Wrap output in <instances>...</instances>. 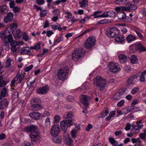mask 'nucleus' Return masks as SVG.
Listing matches in <instances>:
<instances>
[{
	"label": "nucleus",
	"mask_w": 146,
	"mask_h": 146,
	"mask_svg": "<svg viewBox=\"0 0 146 146\" xmlns=\"http://www.w3.org/2000/svg\"><path fill=\"white\" fill-rule=\"evenodd\" d=\"M4 40L6 42H9V43H10V45L11 46V48L12 51L15 52L20 48L18 42L13 40L12 35L9 31H7L5 32V35L4 36Z\"/></svg>",
	"instance_id": "obj_1"
},
{
	"label": "nucleus",
	"mask_w": 146,
	"mask_h": 146,
	"mask_svg": "<svg viewBox=\"0 0 146 146\" xmlns=\"http://www.w3.org/2000/svg\"><path fill=\"white\" fill-rule=\"evenodd\" d=\"M37 128H25L24 131L26 132L31 133V138L32 143L33 144H35L36 143H39L40 140L39 138V133L37 130Z\"/></svg>",
	"instance_id": "obj_2"
},
{
	"label": "nucleus",
	"mask_w": 146,
	"mask_h": 146,
	"mask_svg": "<svg viewBox=\"0 0 146 146\" xmlns=\"http://www.w3.org/2000/svg\"><path fill=\"white\" fill-rule=\"evenodd\" d=\"M107 83L106 79L100 76H97L94 79V83L100 90L102 91L104 90Z\"/></svg>",
	"instance_id": "obj_3"
},
{
	"label": "nucleus",
	"mask_w": 146,
	"mask_h": 146,
	"mask_svg": "<svg viewBox=\"0 0 146 146\" xmlns=\"http://www.w3.org/2000/svg\"><path fill=\"white\" fill-rule=\"evenodd\" d=\"M68 67L65 66L61 68L58 73V77L60 79L64 80L68 77Z\"/></svg>",
	"instance_id": "obj_4"
},
{
	"label": "nucleus",
	"mask_w": 146,
	"mask_h": 146,
	"mask_svg": "<svg viewBox=\"0 0 146 146\" xmlns=\"http://www.w3.org/2000/svg\"><path fill=\"white\" fill-rule=\"evenodd\" d=\"M119 33L120 31L117 28L114 27L107 29L106 32V34L108 36L113 38L119 34Z\"/></svg>",
	"instance_id": "obj_5"
},
{
	"label": "nucleus",
	"mask_w": 146,
	"mask_h": 146,
	"mask_svg": "<svg viewBox=\"0 0 146 146\" xmlns=\"http://www.w3.org/2000/svg\"><path fill=\"white\" fill-rule=\"evenodd\" d=\"M96 38L93 36H91L87 39L85 41L84 47L86 49L91 48L96 43Z\"/></svg>",
	"instance_id": "obj_6"
},
{
	"label": "nucleus",
	"mask_w": 146,
	"mask_h": 146,
	"mask_svg": "<svg viewBox=\"0 0 146 146\" xmlns=\"http://www.w3.org/2000/svg\"><path fill=\"white\" fill-rule=\"evenodd\" d=\"M108 67L110 71L113 73L117 72L120 70V68L117 63L110 62L109 63Z\"/></svg>",
	"instance_id": "obj_7"
},
{
	"label": "nucleus",
	"mask_w": 146,
	"mask_h": 146,
	"mask_svg": "<svg viewBox=\"0 0 146 146\" xmlns=\"http://www.w3.org/2000/svg\"><path fill=\"white\" fill-rule=\"evenodd\" d=\"M80 98L81 102L85 106V109H86L89 103V100H90V98L88 97L85 95H81Z\"/></svg>",
	"instance_id": "obj_8"
},
{
	"label": "nucleus",
	"mask_w": 146,
	"mask_h": 146,
	"mask_svg": "<svg viewBox=\"0 0 146 146\" xmlns=\"http://www.w3.org/2000/svg\"><path fill=\"white\" fill-rule=\"evenodd\" d=\"M9 102L6 98L2 99L0 97V109L3 110L4 108H7L9 104Z\"/></svg>",
	"instance_id": "obj_9"
},
{
	"label": "nucleus",
	"mask_w": 146,
	"mask_h": 146,
	"mask_svg": "<svg viewBox=\"0 0 146 146\" xmlns=\"http://www.w3.org/2000/svg\"><path fill=\"white\" fill-rule=\"evenodd\" d=\"M72 125V121L70 120H63L60 123V126L61 128H68Z\"/></svg>",
	"instance_id": "obj_10"
},
{
	"label": "nucleus",
	"mask_w": 146,
	"mask_h": 146,
	"mask_svg": "<svg viewBox=\"0 0 146 146\" xmlns=\"http://www.w3.org/2000/svg\"><path fill=\"white\" fill-rule=\"evenodd\" d=\"M64 141L67 146H70L73 143V141L69 135L68 134L64 136Z\"/></svg>",
	"instance_id": "obj_11"
},
{
	"label": "nucleus",
	"mask_w": 146,
	"mask_h": 146,
	"mask_svg": "<svg viewBox=\"0 0 146 146\" xmlns=\"http://www.w3.org/2000/svg\"><path fill=\"white\" fill-rule=\"evenodd\" d=\"M29 116L32 119L36 120L40 119L41 115L38 112H32L29 113Z\"/></svg>",
	"instance_id": "obj_12"
},
{
	"label": "nucleus",
	"mask_w": 146,
	"mask_h": 146,
	"mask_svg": "<svg viewBox=\"0 0 146 146\" xmlns=\"http://www.w3.org/2000/svg\"><path fill=\"white\" fill-rule=\"evenodd\" d=\"M13 17V13L10 12L8 13L7 16L4 17V21L6 23H9L12 20Z\"/></svg>",
	"instance_id": "obj_13"
},
{
	"label": "nucleus",
	"mask_w": 146,
	"mask_h": 146,
	"mask_svg": "<svg viewBox=\"0 0 146 146\" xmlns=\"http://www.w3.org/2000/svg\"><path fill=\"white\" fill-rule=\"evenodd\" d=\"M49 88L48 86H45L44 87H40L38 89L37 92L38 93L41 94H45L48 91Z\"/></svg>",
	"instance_id": "obj_14"
},
{
	"label": "nucleus",
	"mask_w": 146,
	"mask_h": 146,
	"mask_svg": "<svg viewBox=\"0 0 146 146\" xmlns=\"http://www.w3.org/2000/svg\"><path fill=\"white\" fill-rule=\"evenodd\" d=\"M60 131V128H51L50 131L51 134L53 137L58 136Z\"/></svg>",
	"instance_id": "obj_15"
},
{
	"label": "nucleus",
	"mask_w": 146,
	"mask_h": 146,
	"mask_svg": "<svg viewBox=\"0 0 146 146\" xmlns=\"http://www.w3.org/2000/svg\"><path fill=\"white\" fill-rule=\"evenodd\" d=\"M138 76V75L135 74L131 76L127 80V82L128 84H133L135 83L134 80Z\"/></svg>",
	"instance_id": "obj_16"
},
{
	"label": "nucleus",
	"mask_w": 146,
	"mask_h": 146,
	"mask_svg": "<svg viewBox=\"0 0 146 146\" xmlns=\"http://www.w3.org/2000/svg\"><path fill=\"white\" fill-rule=\"evenodd\" d=\"M31 49L29 47L23 48L21 50L20 54L23 55L29 54L31 53Z\"/></svg>",
	"instance_id": "obj_17"
},
{
	"label": "nucleus",
	"mask_w": 146,
	"mask_h": 146,
	"mask_svg": "<svg viewBox=\"0 0 146 146\" xmlns=\"http://www.w3.org/2000/svg\"><path fill=\"white\" fill-rule=\"evenodd\" d=\"M135 49L136 50L140 51H146V48L140 43L137 44L135 45Z\"/></svg>",
	"instance_id": "obj_18"
},
{
	"label": "nucleus",
	"mask_w": 146,
	"mask_h": 146,
	"mask_svg": "<svg viewBox=\"0 0 146 146\" xmlns=\"http://www.w3.org/2000/svg\"><path fill=\"white\" fill-rule=\"evenodd\" d=\"M118 58L120 62L122 63H125L127 59L126 56L123 54H120Z\"/></svg>",
	"instance_id": "obj_19"
},
{
	"label": "nucleus",
	"mask_w": 146,
	"mask_h": 146,
	"mask_svg": "<svg viewBox=\"0 0 146 146\" xmlns=\"http://www.w3.org/2000/svg\"><path fill=\"white\" fill-rule=\"evenodd\" d=\"M32 110L34 111H38L43 108V107L39 104L31 106Z\"/></svg>",
	"instance_id": "obj_20"
},
{
	"label": "nucleus",
	"mask_w": 146,
	"mask_h": 146,
	"mask_svg": "<svg viewBox=\"0 0 146 146\" xmlns=\"http://www.w3.org/2000/svg\"><path fill=\"white\" fill-rule=\"evenodd\" d=\"M136 39V37L132 35H128L126 39L128 43H130L131 41Z\"/></svg>",
	"instance_id": "obj_21"
},
{
	"label": "nucleus",
	"mask_w": 146,
	"mask_h": 146,
	"mask_svg": "<svg viewBox=\"0 0 146 146\" xmlns=\"http://www.w3.org/2000/svg\"><path fill=\"white\" fill-rule=\"evenodd\" d=\"M31 106L35 104H37L40 102V100L37 98H32L31 101Z\"/></svg>",
	"instance_id": "obj_22"
},
{
	"label": "nucleus",
	"mask_w": 146,
	"mask_h": 146,
	"mask_svg": "<svg viewBox=\"0 0 146 146\" xmlns=\"http://www.w3.org/2000/svg\"><path fill=\"white\" fill-rule=\"evenodd\" d=\"M117 16L120 20L123 21L126 16V14L123 12H120L118 13Z\"/></svg>",
	"instance_id": "obj_23"
},
{
	"label": "nucleus",
	"mask_w": 146,
	"mask_h": 146,
	"mask_svg": "<svg viewBox=\"0 0 146 146\" xmlns=\"http://www.w3.org/2000/svg\"><path fill=\"white\" fill-rule=\"evenodd\" d=\"M73 117V113L72 112H68L67 115H64L63 117L64 118H66L68 119V120H70L72 121L73 119L72 118Z\"/></svg>",
	"instance_id": "obj_24"
},
{
	"label": "nucleus",
	"mask_w": 146,
	"mask_h": 146,
	"mask_svg": "<svg viewBox=\"0 0 146 146\" xmlns=\"http://www.w3.org/2000/svg\"><path fill=\"white\" fill-rule=\"evenodd\" d=\"M52 139L54 143H60L62 141L61 137H53Z\"/></svg>",
	"instance_id": "obj_25"
},
{
	"label": "nucleus",
	"mask_w": 146,
	"mask_h": 146,
	"mask_svg": "<svg viewBox=\"0 0 146 146\" xmlns=\"http://www.w3.org/2000/svg\"><path fill=\"white\" fill-rule=\"evenodd\" d=\"M130 61L133 64H135L137 63L138 60L136 56L133 55L131 57Z\"/></svg>",
	"instance_id": "obj_26"
},
{
	"label": "nucleus",
	"mask_w": 146,
	"mask_h": 146,
	"mask_svg": "<svg viewBox=\"0 0 146 146\" xmlns=\"http://www.w3.org/2000/svg\"><path fill=\"white\" fill-rule=\"evenodd\" d=\"M74 52L76 53V54H80L81 56H82L84 54L85 50L82 48H79L78 49H76L75 50Z\"/></svg>",
	"instance_id": "obj_27"
},
{
	"label": "nucleus",
	"mask_w": 146,
	"mask_h": 146,
	"mask_svg": "<svg viewBox=\"0 0 146 146\" xmlns=\"http://www.w3.org/2000/svg\"><path fill=\"white\" fill-rule=\"evenodd\" d=\"M8 8L5 5H3L0 7V11L1 12L6 13L8 12Z\"/></svg>",
	"instance_id": "obj_28"
},
{
	"label": "nucleus",
	"mask_w": 146,
	"mask_h": 146,
	"mask_svg": "<svg viewBox=\"0 0 146 146\" xmlns=\"http://www.w3.org/2000/svg\"><path fill=\"white\" fill-rule=\"evenodd\" d=\"M4 41L5 42H3L1 48L3 49H5L6 50H9V46L8 44V42H6L4 40Z\"/></svg>",
	"instance_id": "obj_29"
},
{
	"label": "nucleus",
	"mask_w": 146,
	"mask_h": 146,
	"mask_svg": "<svg viewBox=\"0 0 146 146\" xmlns=\"http://www.w3.org/2000/svg\"><path fill=\"white\" fill-rule=\"evenodd\" d=\"M19 74L18 73L16 76H15L13 80L12 81L11 84V87H14V85H15L16 81H17L19 78Z\"/></svg>",
	"instance_id": "obj_30"
},
{
	"label": "nucleus",
	"mask_w": 146,
	"mask_h": 146,
	"mask_svg": "<svg viewBox=\"0 0 146 146\" xmlns=\"http://www.w3.org/2000/svg\"><path fill=\"white\" fill-rule=\"evenodd\" d=\"M109 140L110 143L113 146H116L118 144V142L115 141L114 138H113L110 137Z\"/></svg>",
	"instance_id": "obj_31"
},
{
	"label": "nucleus",
	"mask_w": 146,
	"mask_h": 146,
	"mask_svg": "<svg viewBox=\"0 0 146 146\" xmlns=\"http://www.w3.org/2000/svg\"><path fill=\"white\" fill-rule=\"evenodd\" d=\"M81 57H82V56H81L80 54H76V53L75 52L74 53H73L72 55V58L75 61L76 60L78 59Z\"/></svg>",
	"instance_id": "obj_32"
},
{
	"label": "nucleus",
	"mask_w": 146,
	"mask_h": 146,
	"mask_svg": "<svg viewBox=\"0 0 146 146\" xmlns=\"http://www.w3.org/2000/svg\"><path fill=\"white\" fill-rule=\"evenodd\" d=\"M7 93V89L6 88H3L2 90L1 93H0V97H1V98L5 97Z\"/></svg>",
	"instance_id": "obj_33"
},
{
	"label": "nucleus",
	"mask_w": 146,
	"mask_h": 146,
	"mask_svg": "<svg viewBox=\"0 0 146 146\" xmlns=\"http://www.w3.org/2000/svg\"><path fill=\"white\" fill-rule=\"evenodd\" d=\"M126 5L130 9L133 10H135L137 8V7L136 5L129 3H127Z\"/></svg>",
	"instance_id": "obj_34"
},
{
	"label": "nucleus",
	"mask_w": 146,
	"mask_h": 146,
	"mask_svg": "<svg viewBox=\"0 0 146 146\" xmlns=\"http://www.w3.org/2000/svg\"><path fill=\"white\" fill-rule=\"evenodd\" d=\"M115 40L119 42H121L124 40V37L123 35H120L118 36L115 38Z\"/></svg>",
	"instance_id": "obj_35"
},
{
	"label": "nucleus",
	"mask_w": 146,
	"mask_h": 146,
	"mask_svg": "<svg viewBox=\"0 0 146 146\" xmlns=\"http://www.w3.org/2000/svg\"><path fill=\"white\" fill-rule=\"evenodd\" d=\"M8 82L3 80L1 76H0V87H2L5 86Z\"/></svg>",
	"instance_id": "obj_36"
},
{
	"label": "nucleus",
	"mask_w": 146,
	"mask_h": 146,
	"mask_svg": "<svg viewBox=\"0 0 146 146\" xmlns=\"http://www.w3.org/2000/svg\"><path fill=\"white\" fill-rule=\"evenodd\" d=\"M127 0H117L115 1L114 3L117 5H122L125 4L127 2Z\"/></svg>",
	"instance_id": "obj_37"
},
{
	"label": "nucleus",
	"mask_w": 146,
	"mask_h": 146,
	"mask_svg": "<svg viewBox=\"0 0 146 146\" xmlns=\"http://www.w3.org/2000/svg\"><path fill=\"white\" fill-rule=\"evenodd\" d=\"M42 127V125L41 124L37 123L35 125H31L27 127L26 128H37Z\"/></svg>",
	"instance_id": "obj_38"
},
{
	"label": "nucleus",
	"mask_w": 146,
	"mask_h": 146,
	"mask_svg": "<svg viewBox=\"0 0 146 146\" xmlns=\"http://www.w3.org/2000/svg\"><path fill=\"white\" fill-rule=\"evenodd\" d=\"M79 3L81 7H85L87 5L88 1L86 0H83L82 2H79Z\"/></svg>",
	"instance_id": "obj_39"
},
{
	"label": "nucleus",
	"mask_w": 146,
	"mask_h": 146,
	"mask_svg": "<svg viewBox=\"0 0 146 146\" xmlns=\"http://www.w3.org/2000/svg\"><path fill=\"white\" fill-rule=\"evenodd\" d=\"M52 27L54 30L58 29L59 31H62V28L60 27V25L58 24H57L56 25H52Z\"/></svg>",
	"instance_id": "obj_40"
},
{
	"label": "nucleus",
	"mask_w": 146,
	"mask_h": 146,
	"mask_svg": "<svg viewBox=\"0 0 146 146\" xmlns=\"http://www.w3.org/2000/svg\"><path fill=\"white\" fill-rule=\"evenodd\" d=\"M11 59L9 58H8L5 62L6 66L5 68H9L11 66Z\"/></svg>",
	"instance_id": "obj_41"
},
{
	"label": "nucleus",
	"mask_w": 146,
	"mask_h": 146,
	"mask_svg": "<svg viewBox=\"0 0 146 146\" xmlns=\"http://www.w3.org/2000/svg\"><path fill=\"white\" fill-rule=\"evenodd\" d=\"M78 132V131H76L75 129H72L71 132V134L73 138H75L76 137V134Z\"/></svg>",
	"instance_id": "obj_42"
},
{
	"label": "nucleus",
	"mask_w": 146,
	"mask_h": 146,
	"mask_svg": "<svg viewBox=\"0 0 146 146\" xmlns=\"http://www.w3.org/2000/svg\"><path fill=\"white\" fill-rule=\"evenodd\" d=\"M54 123H58L60 120V117L58 115H56L54 117Z\"/></svg>",
	"instance_id": "obj_43"
},
{
	"label": "nucleus",
	"mask_w": 146,
	"mask_h": 146,
	"mask_svg": "<svg viewBox=\"0 0 146 146\" xmlns=\"http://www.w3.org/2000/svg\"><path fill=\"white\" fill-rule=\"evenodd\" d=\"M109 112V110L108 109H107L105 111H104L103 112L101 113V114L102 115L101 117H103L107 116Z\"/></svg>",
	"instance_id": "obj_44"
},
{
	"label": "nucleus",
	"mask_w": 146,
	"mask_h": 146,
	"mask_svg": "<svg viewBox=\"0 0 146 146\" xmlns=\"http://www.w3.org/2000/svg\"><path fill=\"white\" fill-rule=\"evenodd\" d=\"M115 15V12L113 11H108V17H114Z\"/></svg>",
	"instance_id": "obj_45"
},
{
	"label": "nucleus",
	"mask_w": 146,
	"mask_h": 146,
	"mask_svg": "<svg viewBox=\"0 0 146 146\" xmlns=\"http://www.w3.org/2000/svg\"><path fill=\"white\" fill-rule=\"evenodd\" d=\"M123 21L126 22H131L132 21V18L129 17H127L126 16Z\"/></svg>",
	"instance_id": "obj_46"
},
{
	"label": "nucleus",
	"mask_w": 146,
	"mask_h": 146,
	"mask_svg": "<svg viewBox=\"0 0 146 146\" xmlns=\"http://www.w3.org/2000/svg\"><path fill=\"white\" fill-rule=\"evenodd\" d=\"M121 98V96H120L118 93H116L113 97V99L116 100H119Z\"/></svg>",
	"instance_id": "obj_47"
},
{
	"label": "nucleus",
	"mask_w": 146,
	"mask_h": 146,
	"mask_svg": "<svg viewBox=\"0 0 146 146\" xmlns=\"http://www.w3.org/2000/svg\"><path fill=\"white\" fill-rule=\"evenodd\" d=\"M45 125L46 127H49L50 125V118L49 117H47L45 119Z\"/></svg>",
	"instance_id": "obj_48"
},
{
	"label": "nucleus",
	"mask_w": 146,
	"mask_h": 146,
	"mask_svg": "<svg viewBox=\"0 0 146 146\" xmlns=\"http://www.w3.org/2000/svg\"><path fill=\"white\" fill-rule=\"evenodd\" d=\"M40 48V46L39 44H37L31 47V49H35L36 50H38Z\"/></svg>",
	"instance_id": "obj_49"
},
{
	"label": "nucleus",
	"mask_w": 146,
	"mask_h": 146,
	"mask_svg": "<svg viewBox=\"0 0 146 146\" xmlns=\"http://www.w3.org/2000/svg\"><path fill=\"white\" fill-rule=\"evenodd\" d=\"M124 69L125 71L127 73L130 72L131 70V68L129 66H125Z\"/></svg>",
	"instance_id": "obj_50"
},
{
	"label": "nucleus",
	"mask_w": 146,
	"mask_h": 146,
	"mask_svg": "<svg viewBox=\"0 0 146 146\" xmlns=\"http://www.w3.org/2000/svg\"><path fill=\"white\" fill-rule=\"evenodd\" d=\"M31 143L27 141H25L22 143L21 146H31Z\"/></svg>",
	"instance_id": "obj_51"
},
{
	"label": "nucleus",
	"mask_w": 146,
	"mask_h": 146,
	"mask_svg": "<svg viewBox=\"0 0 146 146\" xmlns=\"http://www.w3.org/2000/svg\"><path fill=\"white\" fill-rule=\"evenodd\" d=\"M139 91V88L135 87L131 91V93L133 94H135Z\"/></svg>",
	"instance_id": "obj_52"
},
{
	"label": "nucleus",
	"mask_w": 146,
	"mask_h": 146,
	"mask_svg": "<svg viewBox=\"0 0 146 146\" xmlns=\"http://www.w3.org/2000/svg\"><path fill=\"white\" fill-rule=\"evenodd\" d=\"M125 101L123 100H121L117 104V107H120L122 106L124 104Z\"/></svg>",
	"instance_id": "obj_53"
},
{
	"label": "nucleus",
	"mask_w": 146,
	"mask_h": 146,
	"mask_svg": "<svg viewBox=\"0 0 146 146\" xmlns=\"http://www.w3.org/2000/svg\"><path fill=\"white\" fill-rule=\"evenodd\" d=\"M142 122L141 120H140L138 121H137L136 122V123L137 125V128H142L143 127V124H140L139 125L140 123H141Z\"/></svg>",
	"instance_id": "obj_54"
},
{
	"label": "nucleus",
	"mask_w": 146,
	"mask_h": 146,
	"mask_svg": "<svg viewBox=\"0 0 146 146\" xmlns=\"http://www.w3.org/2000/svg\"><path fill=\"white\" fill-rule=\"evenodd\" d=\"M23 39L25 41H26L28 40L29 38L28 35L25 33H24L23 35Z\"/></svg>",
	"instance_id": "obj_55"
},
{
	"label": "nucleus",
	"mask_w": 146,
	"mask_h": 146,
	"mask_svg": "<svg viewBox=\"0 0 146 146\" xmlns=\"http://www.w3.org/2000/svg\"><path fill=\"white\" fill-rule=\"evenodd\" d=\"M108 22V20L106 19H104V20H100L99 22V23L103 24L104 23H107Z\"/></svg>",
	"instance_id": "obj_56"
},
{
	"label": "nucleus",
	"mask_w": 146,
	"mask_h": 146,
	"mask_svg": "<svg viewBox=\"0 0 146 146\" xmlns=\"http://www.w3.org/2000/svg\"><path fill=\"white\" fill-rule=\"evenodd\" d=\"M21 31L20 30H17L16 32V35L18 38H19L21 36Z\"/></svg>",
	"instance_id": "obj_57"
},
{
	"label": "nucleus",
	"mask_w": 146,
	"mask_h": 146,
	"mask_svg": "<svg viewBox=\"0 0 146 146\" xmlns=\"http://www.w3.org/2000/svg\"><path fill=\"white\" fill-rule=\"evenodd\" d=\"M45 1L44 0H36V3L39 5H42L44 4Z\"/></svg>",
	"instance_id": "obj_58"
},
{
	"label": "nucleus",
	"mask_w": 146,
	"mask_h": 146,
	"mask_svg": "<svg viewBox=\"0 0 146 146\" xmlns=\"http://www.w3.org/2000/svg\"><path fill=\"white\" fill-rule=\"evenodd\" d=\"M20 8L17 7H13V11L15 13H17L20 11Z\"/></svg>",
	"instance_id": "obj_59"
},
{
	"label": "nucleus",
	"mask_w": 146,
	"mask_h": 146,
	"mask_svg": "<svg viewBox=\"0 0 146 146\" xmlns=\"http://www.w3.org/2000/svg\"><path fill=\"white\" fill-rule=\"evenodd\" d=\"M118 93L120 96H121L122 98V96L125 93V90L122 89H120L119 91V92Z\"/></svg>",
	"instance_id": "obj_60"
},
{
	"label": "nucleus",
	"mask_w": 146,
	"mask_h": 146,
	"mask_svg": "<svg viewBox=\"0 0 146 146\" xmlns=\"http://www.w3.org/2000/svg\"><path fill=\"white\" fill-rule=\"evenodd\" d=\"M47 11L46 10L42 11L40 13V16L41 17H44L47 14Z\"/></svg>",
	"instance_id": "obj_61"
},
{
	"label": "nucleus",
	"mask_w": 146,
	"mask_h": 146,
	"mask_svg": "<svg viewBox=\"0 0 146 146\" xmlns=\"http://www.w3.org/2000/svg\"><path fill=\"white\" fill-rule=\"evenodd\" d=\"M33 67V65H31L29 66H28L26 68H25L24 69V70L25 72H27L29 70H31L32 68Z\"/></svg>",
	"instance_id": "obj_62"
},
{
	"label": "nucleus",
	"mask_w": 146,
	"mask_h": 146,
	"mask_svg": "<svg viewBox=\"0 0 146 146\" xmlns=\"http://www.w3.org/2000/svg\"><path fill=\"white\" fill-rule=\"evenodd\" d=\"M139 137L141 139H144L146 138V134L144 132L143 133H141L139 135Z\"/></svg>",
	"instance_id": "obj_63"
},
{
	"label": "nucleus",
	"mask_w": 146,
	"mask_h": 146,
	"mask_svg": "<svg viewBox=\"0 0 146 146\" xmlns=\"http://www.w3.org/2000/svg\"><path fill=\"white\" fill-rule=\"evenodd\" d=\"M18 96V93L17 92H14L12 96V97L14 99L17 98Z\"/></svg>",
	"instance_id": "obj_64"
}]
</instances>
